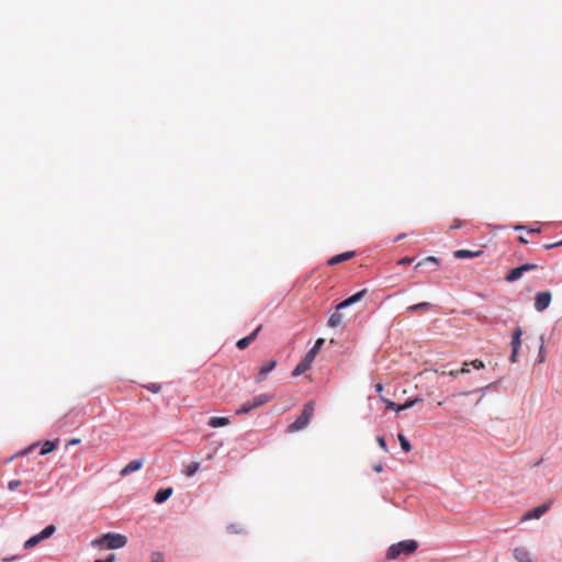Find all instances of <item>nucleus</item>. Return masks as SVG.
<instances>
[{
  "label": "nucleus",
  "instance_id": "33",
  "mask_svg": "<svg viewBox=\"0 0 562 562\" xmlns=\"http://www.w3.org/2000/svg\"><path fill=\"white\" fill-rule=\"evenodd\" d=\"M471 364L473 366L474 369L476 370H480V369H483L485 366H484V362L481 361V360H473L471 362Z\"/></svg>",
  "mask_w": 562,
  "mask_h": 562
},
{
  "label": "nucleus",
  "instance_id": "10",
  "mask_svg": "<svg viewBox=\"0 0 562 562\" xmlns=\"http://www.w3.org/2000/svg\"><path fill=\"white\" fill-rule=\"evenodd\" d=\"M276 366H277L276 360H270V361L266 362L265 364H262L260 367L259 373L256 376L255 381L256 382L263 381L267 378V375L276 368Z\"/></svg>",
  "mask_w": 562,
  "mask_h": 562
},
{
  "label": "nucleus",
  "instance_id": "23",
  "mask_svg": "<svg viewBox=\"0 0 562 562\" xmlns=\"http://www.w3.org/2000/svg\"><path fill=\"white\" fill-rule=\"evenodd\" d=\"M56 449V443L53 441H45L41 448V456L50 453Z\"/></svg>",
  "mask_w": 562,
  "mask_h": 562
},
{
  "label": "nucleus",
  "instance_id": "4",
  "mask_svg": "<svg viewBox=\"0 0 562 562\" xmlns=\"http://www.w3.org/2000/svg\"><path fill=\"white\" fill-rule=\"evenodd\" d=\"M55 531H56V527L54 525H48L40 533H37V535L31 537L30 539H27L24 542V549L27 550V549L34 548L41 541H43V540L49 538L50 536H53Z\"/></svg>",
  "mask_w": 562,
  "mask_h": 562
},
{
  "label": "nucleus",
  "instance_id": "21",
  "mask_svg": "<svg viewBox=\"0 0 562 562\" xmlns=\"http://www.w3.org/2000/svg\"><path fill=\"white\" fill-rule=\"evenodd\" d=\"M342 323V315L336 311L333 313L328 318V326L329 327H337Z\"/></svg>",
  "mask_w": 562,
  "mask_h": 562
},
{
  "label": "nucleus",
  "instance_id": "8",
  "mask_svg": "<svg viewBox=\"0 0 562 562\" xmlns=\"http://www.w3.org/2000/svg\"><path fill=\"white\" fill-rule=\"evenodd\" d=\"M127 543V538L122 533L108 532V550L121 549Z\"/></svg>",
  "mask_w": 562,
  "mask_h": 562
},
{
  "label": "nucleus",
  "instance_id": "51",
  "mask_svg": "<svg viewBox=\"0 0 562 562\" xmlns=\"http://www.w3.org/2000/svg\"><path fill=\"white\" fill-rule=\"evenodd\" d=\"M374 470H375L376 472H380V471L382 470V465H378V467H375V468H374Z\"/></svg>",
  "mask_w": 562,
  "mask_h": 562
},
{
  "label": "nucleus",
  "instance_id": "2",
  "mask_svg": "<svg viewBox=\"0 0 562 562\" xmlns=\"http://www.w3.org/2000/svg\"><path fill=\"white\" fill-rule=\"evenodd\" d=\"M315 404L314 402H308L304 405L302 413L300 416L289 426L290 431H299L305 428L314 414Z\"/></svg>",
  "mask_w": 562,
  "mask_h": 562
},
{
  "label": "nucleus",
  "instance_id": "19",
  "mask_svg": "<svg viewBox=\"0 0 562 562\" xmlns=\"http://www.w3.org/2000/svg\"><path fill=\"white\" fill-rule=\"evenodd\" d=\"M479 255H480V251L474 252V251L467 250V249H459V250H456L453 254L454 258H457V259L474 258Z\"/></svg>",
  "mask_w": 562,
  "mask_h": 562
},
{
  "label": "nucleus",
  "instance_id": "50",
  "mask_svg": "<svg viewBox=\"0 0 562 562\" xmlns=\"http://www.w3.org/2000/svg\"><path fill=\"white\" fill-rule=\"evenodd\" d=\"M228 530H229L231 532H237V531L234 529V526H233V525H231V526L228 527Z\"/></svg>",
  "mask_w": 562,
  "mask_h": 562
},
{
  "label": "nucleus",
  "instance_id": "7",
  "mask_svg": "<svg viewBox=\"0 0 562 562\" xmlns=\"http://www.w3.org/2000/svg\"><path fill=\"white\" fill-rule=\"evenodd\" d=\"M551 506V503H544V504H541L528 512H526L520 521H528V520H531V519H539L540 517H542L550 508Z\"/></svg>",
  "mask_w": 562,
  "mask_h": 562
},
{
  "label": "nucleus",
  "instance_id": "12",
  "mask_svg": "<svg viewBox=\"0 0 562 562\" xmlns=\"http://www.w3.org/2000/svg\"><path fill=\"white\" fill-rule=\"evenodd\" d=\"M426 266L430 267L431 271H435L439 267V259L437 257H434V256L426 257L425 259L420 260L415 266V269H419V268L426 267Z\"/></svg>",
  "mask_w": 562,
  "mask_h": 562
},
{
  "label": "nucleus",
  "instance_id": "27",
  "mask_svg": "<svg viewBox=\"0 0 562 562\" xmlns=\"http://www.w3.org/2000/svg\"><path fill=\"white\" fill-rule=\"evenodd\" d=\"M515 231H522V229H526L527 232L529 233H539L540 232V227L537 226V227H527V226H524V225H516L514 227Z\"/></svg>",
  "mask_w": 562,
  "mask_h": 562
},
{
  "label": "nucleus",
  "instance_id": "24",
  "mask_svg": "<svg viewBox=\"0 0 562 562\" xmlns=\"http://www.w3.org/2000/svg\"><path fill=\"white\" fill-rule=\"evenodd\" d=\"M397 438H398L402 450L404 452H409L412 450V446H411L408 439L403 434H398Z\"/></svg>",
  "mask_w": 562,
  "mask_h": 562
},
{
  "label": "nucleus",
  "instance_id": "28",
  "mask_svg": "<svg viewBox=\"0 0 562 562\" xmlns=\"http://www.w3.org/2000/svg\"><path fill=\"white\" fill-rule=\"evenodd\" d=\"M381 400L385 403V407H386L387 409H392V411H394V412H398V406H400V405H397L396 403H394V402H392V401H390V400H386V398H384V397H381Z\"/></svg>",
  "mask_w": 562,
  "mask_h": 562
},
{
  "label": "nucleus",
  "instance_id": "39",
  "mask_svg": "<svg viewBox=\"0 0 562 562\" xmlns=\"http://www.w3.org/2000/svg\"><path fill=\"white\" fill-rule=\"evenodd\" d=\"M151 562H164V559L159 553H154L153 558H151Z\"/></svg>",
  "mask_w": 562,
  "mask_h": 562
},
{
  "label": "nucleus",
  "instance_id": "25",
  "mask_svg": "<svg viewBox=\"0 0 562 562\" xmlns=\"http://www.w3.org/2000/svg\"><path fill=\"white\" fill-rule=\"evenodd\" d=\"M366 292H367V290H366V289H363V290L358 291L357 293L352 294L351 296H349L347 300H348V302L350 303V305H352V304H355V303L359 302V301L363 297V295L366 294Z\"/></svg>",
  "mask_w": 562,
  "mask_h": 562
},
{
  "label": "nucleus",
  "instance_id": "9",
  "mask_svg": "<svg viewBox=\"0 0 562 562\" xmlns=\"http://www.w3.org/2000/svg\"><path fill=\"white\" fill-rule=\"evenodd\" d=\"M144 462H145V459L144 458H139V459H135L133 461H131L127 465H125L121 471H120V475L121 476H126L135 471H138L142 469V467L144 465Z\"/></svg>",
  "mask_w": 562,
  "mask_h": 562
},
{
  "label": "nucleus",
  "instance_id": "32",
  "mask_svg": "<svg viewBox=\"0 0 562 562\" xmlns=\"http://www.w3.org/2000/svg\"><path fill=\"white\" fill-rule=\"evenodd\" d=\"M376 441H378L379 446H380L384 451H387V447H386V442H385L384 437L379 436V437L376 438Z\"/></svg>",
  "mask_w": 562,
  "mask_h": 562
},
{
  "label": "nucleus",
  "instance_id": "42",
  "mask_svg": "<svg viewBox=\"0 0 562 562\" xmlns=\"http://www.w3.org/2000/svg\"><path fill=\"white\" fill-rule=\"evenodd\" d=\"M448 374L452 378H457L460 374V372L459 370H451L448 372Z\"/></svg>",
  "mask_w": 562,
  "mask_h": 562
},
{
  "label": "nucleus",
  "instance_id": "6",
  "mask_svg": "<svg viewBox=\"0 0 562 562\" xmlns=\"http://www.w3.org/2000/svg\"><path fill=\"white\" fill-rule=\"evenodd\" d=\"M552 294L550 291L538 292L535 296V310L537 312H543L551 303Z\"/></svg>",
  "mask_w": 562,
  "mask_h": 562
},
{
  "label": "nucleus",
  "instance_id": "26",
  "mask_svg": "<svg viewBox=\"0 0 562 562\" xmlns=\"http://www.w3.org/2000/svg\"><path fill=\"white\" fill-rule=\"evenodd\" d=\"M199 468H200V463L199 462H192L189 465L188 470L186 471V475L187 476H193L198 472Z\"/></svg>",
  "mask_w": 562,
  "mask_h": 562
},
{
  "label": "nucleus",
  "instance_id": "41",
  "mask_svg": "<svg viewBox=\"0 0 562 562\" xmlns=\"http://www.w3.org/2000/svg\"><path fill=\"white\" fill-rule=\"evenodd\" d=\"M469 366L468 362L464 363V367L459 370L460 374L469 373L470 370L467 368Z\"/></svg>",
  "mask_w": 562,
  "mask_h": 562
},
{
  "label": "nucleus",
  "instance_id": "3",
  "mask_svg": "<svg viewBox=\"0 0 562 562\" xmlns=\"http://www.w3.org/2000/svg\"><path fill=\"white\" fill-rule=\"evenodd\" d=\"M269 400V395L258 394L251 401L245 402L238 409H236V415L247 414L251 409L266 404Z\"/></svg>",
  "mask_w": 562,
  "mask_h": 562
},
{
  "label": "nucleus",
  "instance_id": "40",
  "mask_svg": "<svg viewBox=\"0 0 562 562\" xmlns=\"http://www.w3.org/2000/svg\"><path fill=\"white\" fill-rule=\"evenodd\" d=\"M462 225L461 221L459 220H456L453 225L450 227L451 229H457V228H460Z\"/></svg>",
  "mask_w": 562,
  "mask_h": 562
},
{
  "label": "nucleus",
  "instance_id": "48",
  "mask_svg": "<svg viewBox=\"0 0 562 562\" xmlns=\"http://www.w3.org/2000/svg\"><path fill=\"white\" fill-rule=\"evenodd\" d=\"M518 240H519L520 243H522V244H527V243H528V240H527L526 238H524L522 236H520V237L518 238Z\"/></svg>",
  "mask_w": 562,
  "mask_h": 562
},
{
  "label": "nucleus",
  "instance_id": "45",
  "mask_svg": "<svg viewBox=\"0 0 562 562\" xmlns=\"http://www.w3.org/2000/svg\"><path fill=\"white\" fill-rule=\"evenodd\" d=\"M490 387H491V385H486V386H484V387H482V389H479V391H481V392H482V395H484V394H485V392H486V390H488Z\"/></svg>",
  "mask_w": 562,
  "mask_h": 562
},
{
  "label": "nucleus",
  "instance_id": "15",
  "mask_svg": "<svg viewBox=\"0 0 562 562\" xmlns=\"http://www.w3.org/2000/svg\"><path fill=\"white\" fill-rule=\"evenodd\" d=\"M173 493V488L172 487H168V488H162V490H159L155 497H154V501L157 503V504H161L164 502H166Z\"/></svg>",
  "mask_w": 562,
  "mask_h": 562
},
{
  "label": "nucleus",
  "instance_id": "36",
  "mask_svg": "<svg viewBox=\"0 0 562 562\" xmlns=\"http://www.w3.org/2000/svg\"><path fill=\"white\" fill-rule=\"evenodd\" d=\"M411 262H413V258H411V257H403L402 259L398 260L397 263L398 265H408Z\"/></svg>",
  "mask_w": 562,
  "mask_h": 562
},
{
  "label": "nucleus",
  "instance_id": "43",
  "mask_svg": "<svg viewBox=\"0 0 562 562\" xmlns=\"http://www.w3.org/2000/svg\"><path fill=\"white\" fill-rule=\"evenodd\" d=\"M108 562H115V555L113 553H108Z\"/></svg>",
  "mask_w": 562,
  "mask_h": 562
},
{
  "label": "nucleus",
  "instance_id": "38",
  "mask_svg": "<svg viewBox=\"0 0 562 562\" xmlns=\"http://www.w3.org/2000/svg\"><path fill=\"white\" fill-rule=\"evenodd\" d=\"M517 353H518V349H512V355L509 357L510 362L514 363L517 361Z\"/></svg>",
  "mask_w": 562,
  "mask_h": 562
},
{
  "label": "nucleus",
  "instance_id": "5",
  "mask_svg": "<svg viewBox=\"0 0 562 562\" xmlns=\"http://www.w3.org/2000/svg\"><path fill=\"white\" fill-rule=\"evenodd\" d=\"M537 268H538V265H536V263H524L519 267L512 269L505 277V280L509 283H513V282L519 280L524 276L525 272L536 270Z\"/></svg>",
  "mask_w": 562,
  "mask_h": 562
},
{
  "label": "nucleus",
  "instance_id": "16",
  "mask_svg": "<svg viewBox=\"0 0 562 562\" xmlns=\"http://www.w3.org/2000/svg\"><path fill=\"white\" fill-rule=\"evenodd\" d=\"M355 256V252L353 251H346V252H342V254H339L337 256H334L331 257L329 260H328V265H338L342 261H346L350 258H352Z\"/></svg>",
  "mask_w": 562,
  "mask_h": 562
},
{
  "label": "nucleus",
  "instance_id": "14",
  "mask_svg": "<svg viewBox=\"0 0 562 562\" xmlns=\"http://www.w3.org/2000/svg\"><path fill=\"white\" fill-rule=\"evenodd\" d=\"M513 555L517 562H532L530 553L524 548H516Z\"/></svg>",
  "mask_w": 562,
  "mask_h": 562
},
{
  "label": "nucleus",
  "instance_id": "35",
  "mask_svg": "<svg viewBox=\"0 0 562 562\" xmlns=\"http://www.w3.org/2000/svg\"><path fill=\"white\" fill-rule=\"evenodd\" d=\"M351 306L350 303L348 302V300H344L341 301L337 306H336V310L339 311V310H342V308H347Z\"/></svg>",
  "mask_w": 562,
  "mask_h": 562
},
{
  "label": "nucleus",
  "instance_id": "22",
  "mask_svg": "<svg viewBox=\"0 0 562 562\" xmlns=\"http://www.w3.org/2000/svg\"><path fill=\"white\" fill-rule=\"evenodd\" d=\"M431 306L432 305L430 303H428V302H422V303L408 306L407 307V312L414 313V312H417V311L429 310V308H431Z\"/></svg>",
  "mask_w": 562,
  "mask_h": 562
},
{
  "label": "nucleus",
  "instance_id": "52",
  "mask_svg": "<svg viewBox=\"0 0 562 562\" xmlns=\"http://www.w3.org/2000/svg\"><path fill=\"white\" fill-rule=\"evenodd\" d=\"M94 562H105V560L98 559V560H95Z\"/></svg>",
  "mask_w": 562,
  "mask_h": 562
},
{
  "label": "nucleus",
  "instance_id": "34",
  "mask_svg": "<svg viewBox=\"0 0 562 562\" xmlns=\"http://www.w3.org/2000/svg\"><path fill=\"white\" fill-rule=\"evenodd\" d=\"M105 542V535H101L99 538L91 542L92 546H99Z\"/></svg>",
  "mask_w": 562,
  "mask_h": 562
},
{
  "label": "nucleus",
  "instance_id": "29",
  "mask_svg": "<svg viewBox=\"0 0 562 562\" xmlns=\"http://www.w3.org/2000/svg\"><path fill=\"white\" fill-rule=\"evenodd\" d=\"M419 400L418 398H415L413 401H409V402H406L405 404L403 405H400L398 406V412H402V411H405V409H408L411 407H413V405L418 402Z\"/></svg>",
  "mask_w": 562,
  "mask_h": 562
},
{
  "label": "nucleus",
  "instance_id": "18",
  "mask_svg": "<svg viewBox=\"0 0 562 562\" xmlns=\"http://www.w3.org/2000/svg\"><path fill=\"white\" fill-rule=\"evenodd\" d=\"M521 335H522V330L520 327H517L514 333H513V337H512V341H510V346H512V349H519L520 346H521Z\"/></svg>",
  "mask_w": 562,
  "mask_h": 562
},
{
  "label": "nucleus",
  "instance_id": "11",
  "mask_svg": "<svg viewBox=\"0 0 562 562\" xmlns=\"http://www.w3.org/2000/svg\"><path fill=\"white\" fill-rule=\"evenodd\" d=\"M262 326L259 325L252 333H250L248 336L239 339L236 342L237 348L245 349L248 347L258 336L259 331L261 330Z\"/></svg>",
  "mask_w": 562,
  "mask_h": 562
},
{
  "label": "nucleus",
  "instance_id": "20",
  "mask_svg": "<svg viewBox=\"0 0 562 562\" xmlns=\"http://www.w3.org/2000/svg\"><path fill=\"white\" fill-rule=\"evenodd\" d=\"M229 423L226 417H211L209 420V426L213 428L226 426Z\"/></svg>",
  "mask_w": 562,
  "mask_h": 562
},
{
  "label": "nucleus",
  "instance_id": "30",
  "mask_svg": "<svg viewBox=\"0 0 562 562\" xmlns=\"http://www.w3.org/2000/svg\"><path fill=\"white\" fill-rule=\"evenodd\" d=\"M145 387L153 393H158L161 390V385L158 383H151L146 385Z\"/></svg>",
  "mask_w": 562,
  "mask_h": 562
},
{
  "label": "nucleus",
  "instance_id": "44",
  "mask_svg": "<svg viewBox=\"0 0 562 562\" xmlns=\"http://www.w3.org/2000/svg\"><path fill=\"white\" fill-rule=\"evenodd\" d=\"M382 390H383V385H382V384H380V383H378V384L375 385V391H376L378 393H381V392H382Z\"/></svg>",
  "mask_w": 562,
  "mask_h": 562
},
{
  "label": "nucleus",
  "instance_id": "47",
  "mask_svg": "<svg viewBox=\"0 0 562 562\" xmlns=\"http://www.w3.org/2000/svg\"><path fill=\"white\" fill-rule=\"evenodd\" d=\"M542 346L540 347V353L542 352ZM544 361V357L543 356H539V362H543Z\"/></svg>",
  "mask_w": 562,
  "mask_h": 562
},
{
  "label": "nucleus",
  "instance_id": "17",
  "mask_svg": "<svg viewBox=\"0 0 562 562\" xmlns=\"http://www.w3.org/2000/svg\"><path fill=\"white\" fill-rule=\"evenodd\" d=\"M312 362L307 361L305 358H303L302 361H300L296 367L292 371L293 376H299L303 374L305 371H307L311 367Z\"/></svg>",
  "mask_w": 562,
  "mask_h": 562
},
{
  "label": "nucleus",
  "instance_id": "49",
  "mask_svg": "<svg viewBox=\"0 0 562 562\" xmlns=\"http://www.w3.org/2000/svg\"><path fill=\"white\" fill-rule=\"evenodd\" d=\"M14 560H15V558H14V557H12V558H7V559H4V560H3V562H12V561H14Z\"/></svg>",
  "mask_w": 562,
  "mask_h": 562
},
{
  "label": "nucleus",
  "instance_id": "1",
  "mask_svg": "<svg viewBox=\"0 0 562 562\" xmlns=\"http://www.w3.org/2000/svg\"><path fill=\"white\" fill-rule=\"evenodd\" d=\"M417 548H418L417 541L412 540V539L402 540V541L389 547L387 552H386V558L389 560H395L402 554L409 555V554L414 553L417 550Z\"/></svg>",
  "mask_w": 562,
  "mask_h": 562
},
{
  "label": "nucleus",
  "instance_id": "31",
  "mask_svg": "<svg viewBox=\"0 0 562 562\" xmlns=\"http://www.w3.org/2000/svg\"><path fill=\"white\" fill-rule=\"evenodd\" d=\"M21 484H22V483H21V481H20V480H12V481H10V482H9L8 487H9V490L14 491V490H15V488H18Z\"/></svg>",
  "mask_w": 562,
  "mask_h": 562
},
{
  "label": "nucleus",
  "instance_id": "13",
  "mask_svg": "<svg viewBox=\"0 0 562 562\" xmlns=\"http://www.w3.org/2000/svg\"><path fill=\"white\" fill-rule=\"evenodd\" d=\"M325 344V339L324 338H318L314 346L306 352L305 355V359L310 362H313L317 352L321 350V348L323 347V345Z\"/></svg>",
  "mask_w": 562,
  "mask_h": 562
},
{
  "label": "nucleus",
  "instance_id": "46",
  "mask_svg": "<svg viewBox=\"0 0 562 562\" xmlns=\"http://www.w3.org/2000/svg\"><path fill=\"white\" fill-rule=\"evenodd\" d=\"M405 236H406L405 234H400V235L394 239V241L402 240Z\"/></svg>",
  "mask_w": 562,
  "mask_h": 562
},
{
  "label": "nucleus",
  "instance_id": "37",
  "mask_svg": "<svg viewBox=\"0 0 562 562\" xmlns=\"http://www.w3.org/2000/svg\"><path fill=\"white\" fill-rule=\"evenodd\" d=\"M561 245H562V240L557 241V243H553V244H546V245L543 246V248H544V249H552V248L558 247V246H561Z\"/></svg>",
  "mask_w": 562,
  "mask_h": 562
}]
</instances>
